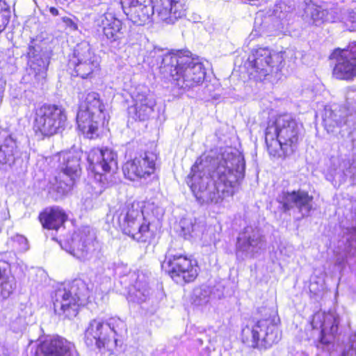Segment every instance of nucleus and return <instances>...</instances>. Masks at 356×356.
Here are the masks:
<instances>
[{
	"instance_id": "f257e3e1",
	"label": "nucleus",
	"mask_w": 356,
	"mask_h": 356,
	"mask_svg": "<svg viewBox=\"0 0 356 356\" xmlns=\"http://www.w3.org/2000/svg\"><path fill=\"white\" fill-rule=\"evenodd\" d=\"M245 172L243 156L226 149L219 156L196 161L186 181L200 204H218L238 190Z\"/></svg>"
},
{
	"instance_id": "f03ea898",
	"label": "nucleus",
	"mask_w": 356,
	"mask_h": 356,
	"mask_svg": "<svg viewBox=\"0 0 356 356\" xmlns=\"http://www.w3.org/2000/svg\"><path fill=\"white\" fill-rule=\"evenodd\" d=\"M124 13L134 24L143 26L157 20L173 24L186 15L184 0H120Z\"/></svg>"
},
{
	"instance_id": "7ed1b4c3",
	"label": "nucleus",
	"mask_w": 356,
	"mask_h": 356,
	"mask_svg": "<svg viewBox=\"0 0 356 356\" xmlns=\"http://www.w3.org/2000/svg\"><path fill=\"white\" fill-rule=\"evenodd\" d=\"M189 54V51H181L166 54L159 67L163 78H171L175 85L184 90L200 85L206 76L203 64Z\"/></svg>"
},
{
	"instance_id": "20e7f679",
	"label": "nucleus",
	"mask_w": 356,
	"mask_h": 356,
	"mask_svg": "<svg viewBox=\"0 0 356 356\" xmlns=\"http://www.w3.org/2000/svg\"><path fill=\"white\" fill-rule=\"evenodd\" d=\"M302 124L291 114L278 116L269 122L266 129L265 142L270 155L284 158L297 147Z\"/></svg>"
},
{
	"instance_id": "39448f33",
	"label": "nucleus",
	"mask_w": 356,
	"mask_h": 356,
	"mask_svg": "<svg viewBox=\"0 0 356 356\" xmlns=\"http://www.w3.org/2000/svg\"><path fill=\"white\" fill-rule=\"evenodd\" d=\"M88 284L81 279H75L57 289L52 296L56 314L63 318H73L79 307L88 302L90 296Z\"/></svg>"
},
{
	"instance_id": "423d86ee",
	"label": "nucleus",
	"mask_w": 356,
	"mask_h": 356,
	"mask_svg": "<svg viewBox=\"0 0 356 356\" xmlns=\"http://www.w3.org/2000/svg\"><path fill=\"white\" fill-rule=\"evenodd\" d=\"M127 331V324L122 319L114 316L105 322L94 319L90 321L85 332V342L88 346H95L111 351L122 343L118 337H122Z\"/></svg>"
},
{
	"instance_id": "0eeeda50",
	"label": "nucleus",
	"mask_w": 356,
	"mask_h": 356,
	"mask_svg": "<svg viewBox=\"0 0 356 356\" xmlns=\"http://www.w3.org/2000/svg\"><path fill=\"white\" fill-rule=\"evenodd\" d=\"M279 318L275 312L269 318H262L246 325L241 332L242 341L248 346L266 350L277 343L282 338L279 328Z\"/></svg>"
},
{
	"instance_id": "6e6552de",
	"label": "nucleus",
	"mask_w": 356,
	"mask_h": 356,
	"mask_svg": "<svg viewBox=\"0 0 356 356\" xmlns=\"http://www.w3.org/2000/svg\"><path fill=\"white\" fill-rule=\"evenodd\" d=\"M118 222L124 234L140 243L150 242L154 233L143 216L139 202L128 203L120 210Z\"/></svg>"
},
{
	"instance_id": "1a4fd4ad",
	"label": "nucleus",
	"mask_w": 356,
	"mask_h": 356,
	"mask_svg": "<svg viewBox=\"0 0 356 356\" xmlns=\"http://www.w3.org/2000/svg\"><path fill=\"white\" fill-rule=\"evenodd\" d=\"M104 105L99 95L95 92L87 93L81 102L76 114L79 129L89 138L98 136L100 123L105 119Z\"/></svg>"
},
{
	"instance_id": "9d476101",
	"label": "nucleus",
	"mask_w": 356,
	"mask_h": 356,
	"mask_svg": "<svg viewBox=\"0 0 356 356\" xmlns=\"http://www.w3.org/2000/svg\"><path fill=\"white\" fill-rule=\"evenodd\" d=\"M67 120L65 109L61 106L44 104L35 109L33 129L42 136L50 137L61 133Z\"/></svg>"
},
{
	"instance_id": "9b49d317",
	"label": "nucleus",
	"mask_w": 356,
	"mask_h": 356,
	"mask_svg": "<svg viewBox=\"0 0 356 356\" xmlns=\"http://www.w3.org/2000/svg\"><path fill=\"white\" fill-rule=\"evenodd\" d=\"M6 245L10 251L4 254L6 260L0 259V300L10 297L15 289V277L10 268V263L15 257L14 252H23L29 248L27 238L18 234L9 237Z\"/></svg>"
},
{
	"instance_id": "f8f14e48",
	"label": "nucleus",
	"mask_w": 356,
	"mask_h": 356,
	"mask_svg": "<svg viewBox=\"0 0 356 356\" xmlns=\"http://www.w3.org/2000/svg\"><path fill=\"white\" fill-rule=\"evenodd\" d=\"M162 269L177 284H184L193 282L198 275V266L193 260L170 247L161 264Z\"/></svg>"
},
{
	"instance_id": "ddd939ff",
	"label": "nucleus",
	"mask_w": 356,
	"mask_h": 356,
	"mask_svg": "<svg viewBox=\"0 0 356 356\" xmlns=\"http://www.w3.org/2000/svg\"><path fill=\"white\" fill-rule=\"evenodd\" d=\"M248 60L252 70L250 74L259 81L271 73L280 72L284 62L281 52H276L266 47L252 50Z\"/></svg>"
},
{
	"instance_id": "4468645a",
	"label": "nucleus",
	"mask_w": 356,
	"mask_h": 356,
	"mask_svg": "<svg viewBox=\"0 0 356 356\" xmlns=\"http://www.w3.org/2000/svg\"><path fill=\"white\" fill-rule=\"evenodd\" d=\"M60 172L56 177L55 189L64 195L70 192L81 171V153L65 152L60 154Z\"/></svg>"
},
{
	"instance_id": "2eb2a0df",
	"label": "nucleus",
	"mask_w": 356,
	"mask_h": 356,
	"mask_svg": "<svg viewBox=\"0 0 356 356\" xmlns=\"http://www.w3.org/2000/svg\"><path fill=\"white\" fill-rule=\"evenodd\" d=\"M69 67L74 68V75L86 79L99 69V57L94 53L89 43L83 41L74 48Z\"/></svg>"
},
{
	"instance_id": "dca6fc26",
	"label": "nucleus",
	"mask_w": 356,
	"mask_h": 356,
	"mask_svg": "<svg viewBox=\"0 0 356 356\" xmlns=\"http://www.w3.org/2000/svg\"><path fill=\"white\" fill-rule=\"evenodd\" d=\"M330 58L334 60L332 74L336 79L352 81L356 77V42L347 48L335 49Z\"/></svg>"
},
{
	"instance_id": "f3484780",
	"label": "nucleus",
	"mask_w": 356,
	"mask_h": 356,
	"mask_svg": "<svg viewBox=\"0 0 356 356\" xmlns=\"http://www.w3.org/2000/svg\"><path fill=\"white\" fill-rule=\"evenodd\" d=\"M265 236L259 229L252 227H245L237 238L236 254L242 259L254 257L266 248Z\"/></svg>"
},
{
	"instance_id": "a211bd4d",
	"label": "nucleus",
	"mask_w": 356,
	"mask_h": 356,
	"mask_svg": "<svg viewBox=\"0 0 356 356\" xmlns=\"http://www.w3.org/2000/svg\"><path fill=\"white\" fill-rule=\"evenodd\" d=\"M30 67V74H33L38 82H42L47 75L50 54L47 45L42 41L31 42L27 52Z\"/></svg>"
},
{
	"instance_id": "6ab92c4d",
	"label": "nucleus",
	"mask_w": 356,
	"mask_h": 356,
	"mask_svg": "<svg viewBox=\"0 0 356 356\" xmlns=\"http://www.w3.org/2000/svg\"><path fill=\"white\" fill-rule=\"evenodd\" d=\"M132 98L134 104L128 108L129 117L138 121L148 120L156 106L154 95L149 88L142 86L136 88Z\"/></svg>"
},
{
	"instance_id": "aec40b11",
	"label": "nucleus",
	"mask_w": 356,
	"mask_h": 356,
	"mask_svg": "<svg viewBox=\"0 0 356 356\" xmlns=\"http://www.w3.org/2000/svg\"><path fill=\"white\" fill-rule=\"evenodd\" d=\"M117 159L116 152L108 147H94L89 151L87 157L89 168L101 177L118 170Z\"/></svg>"
},
{
	"instance_id": "412c9836",
	"label": "nucleus",
	"mask_w": 356,
	"mask_h": 356,
	"mask_svg": "<svg viewBox=\"0 0 356 356\" xmlns=\"http://www.w3.org/2000/svg\"><path fill=\"white\" fill-rule=\"evenodd\" d=\"M156 159V154L148 152L127 161L122 167L125 177L134 181L149 177L154 172Z\"/></svg>"
},
{
	"instance_id": "4be33fe9",
	"label": "nucleus",
	"mask_w": 356,
	"mask_h": 356,
	"mask_svg": "<svg viewBox=\"0 0 356 356\" xmlns=\"http://www.w3.org/2000/svg\"><path fill=\"white\" fill-rule=\"evenodd\" d=\"M278 208L286 213L296 207L302 217L309 216L313 209V197L303 191H282L277 197Z\"/></svg>"
},
{
	"instance_id": "5701e85b",
	"label": "nucleus",
	"mask_w": 356,
	"mask_h": 356,
	"mask_svg": "<svg viewBox=\"0 0 356 356\" xmlns=\"http://www.w3.org/2000/svg\"><path fill=\"white\" fill-rule=\"evenodd\" d=\"M121 282H129L127 299L129 302L141 304L147 302L152 295L148 278L142 273L129 271L121 277Z\"/></svg>"
},
{
	"instance_id": "b1692460",
	"label": "nucleus",
	"mask_w": 356,
	"mask_h": 356,
	"mask_svg": "<svg viewBox=\"0 0 356 356\" xmlns=\"http://www.w3.org/2000/svg\"><path fill=\"white\" fill-rule=\"evenodd\" d=\"M95 236L88 226H84L75 232L72 238L69 248L65 250L80 260H85L94 250Z\"/></svg>"
},
{
	"instance_id": "393cba45",
	"label": "nucleus",
	"mask_w": 356,
	"mask_h": 356,
	"mask_svg": "<svg viewBox=\"0 0 356 356\" xmlns=\"http://www.w3.org/2000/svg\"><path fill=\"white\" fill-rule=\"evenodd\" d=\"M74 345L60 337H47L38 346V356H72Z\"/></svg>"
},
{
	"instance_id": "a878e982",
	"label": "nucleus",
	"mask_w": 356,
	"mask_h": 356,
	"mask_svg": "<svg viewBox=\"0 0 356 356\" xmlns=\"http://www.w3.org/2000/svg\"><path fill=\"white\" fill-rule=\"evenodd\" d=\"M323 122L327 132L334 133L335 127L343 124L354 126L356 123V111L353 108L345 106L338 111L325 110Z\"/></svg>"
},
{
	"instance_id": "bb28decb",
	"label": "nucleus",
	"mask_w": 356,
	"mask_h": 356,
	"mask_svg": "<svg viewBox=\"0 0 356 356\" xmlns=\"http://www.w3.org/2000/svg\"><path fill=\"white\" fill-rule=\"evenodd\" d=\"M304 16L309 24L315 26H320L324 22H334L339 18L337 9L323 8L313 3L306 6Z\"/></svg>"
},
{
	"instance_id": "cd10ccee",
	"label": "nucleus",
	"mask_w": 356,
	"mask_h": 356,
	"mask_svg": "<svg viewBox=\"0 0 356 356\" xmlns=\"http://www.w3.org/2000/svg\"><path fill=\"white\" fill-rule=\"evenodd\" d=\"M20 157L15 140L6 130L0 129V164L13 165Z\"/></svg>"
},
{
	"instance_id": "c85d7f7f",
	"label": "nucleus",
	"mask_w": 356,
	"mask_h": 356,
	"mask_svg": "<svg viewBox=\"0 0 356 356\" xmlns=\"http://www.w3.org/2000/svg\"><path fill=\"white\" fill-rule=\"evenodd\" d=\"M20 157L15 140L6 130L0 129V164L13 165Z\"/></svg>"
},
{
	"instance_id": "c756f323",
	"label": "nucleus",
	"mask_w": 356,
	"mask_h": 356,
	"mask_svg": "<svg viewBox=\"0 0 356 356\" xmlns=\"http://www.w3.org/2000/svg\"><path fill=\"white\" fill-rule=\"evenodd\" d=\"M43 227L49 229H58L67 219L64 211L59 207H47L39 215Z\"/></svg>"
},
{
	"instance_id": "7c9ffc66",
	"label": "nucleus",
	"mask_w": 356,
	"mask_h": 356,
	"mask_svg": "<svg viewBox=\"0 0 356 356\" xmlns=\"http://www.w3.org/2000/svg\"><path fill=\"white\" fill-rule=\"evenodd\" d=\"M122 30V22L116 18L105 25L103 28L104 37L106 44L110 47L112 51L120 49L123 33Z\"/></svg>"
},
{
	"instance_id": "2f4dec72",
	"label": "nucleus",
	"mask_w": 356,
	"mask_h": 356,
	"mask_svg": "<svg viewBox=\"0 0 356 356\" xmlns=\"http://www.w3.org/2000/svg\"><path fill=\"white\" fill-rule=\"evenodd\" d=\"M211 290L207 286H200L193 289L191 295V302L195 306L206 305L210 300Z\"/></svg>"
},
{
	"instance_id": "473e14b6",
	"label": "nucleus",
	"mask_w": 356,
	"mask_h": 356,
	"mask_svg": "<svg viewBox=\"0 0 356 356\" xmlns=\"http://www.w3.org/2000/svg\"><path fill=\"white\" fill-rule=\"evenodd\" d=\"M11 17L10 6L4 1L0 0V33L8 24Z\"/></svg>"
},
{
	"instance_id": "72a5a7b5",
	"label": "nucleus",
	"mask_w": 356,
	"mask_h": 356,
	"mask_svg": "<svg viewBox=\"0 0 356 356\" xmlns=\"http://www.w3.org/2000/svg\"><path fill=\"white\" fill-rule=\"evenodd\" d=\"M179 223L181 228V234L184 238L188 239L196 235L195 232L198 226L193 222L192 219L184 218L181 220Z\"/></svg>"
},
{
	"instance_id": "f704fd0d",
	"label": "nucleus",
	"mask_w": 356,
	"mask_h": 356,
	"mask_svg": "<svg viewBox=\"0 0 356 356\" xmlns=\"http://www.w3.org/2000/svg\"><path fill=\"white\" fill-rule=\"evenodd\" d=\"M342 356H356V334L350 337L348 346Z\"/></svg>"
},
{
	"instance_id": "c9c22d12",
	"label": "nucleus",
	"mask_w": 356,
	"mask_h": 356,
	"mask_svg": "<svg viewBox=\"0 0 356 356\" xmlns=\"http://www.w3.org/2000/svg\"><path fill=\"white\" fill-rule=\"evenodd\" d=\"M346 165H348V168L343 170V174L346 177H350L352 179H356V166L350 164V161H348Z\"/></svg>"
},
{
	"instance_id": "e433bc0d",
	"label": "nucleus",
	"mask_w": 356,
	"mask_h": 356,
	"mask_svg": "<svg viewBox=\"0 0 356 356\" xmlns=\"http://www.w3.org/2000/svg\"><path fill=\"white\" fill-rule=\"evenodd\" d=\"M347 263L346 254H342L337 256L335 265L340 268H343Z\"/></svg>"
},
{
	"instance_id": "4c0bfd02",
	"label": "nucleus",
	"mask_w": 356,
	"mask_h": 356,
	"mask_svg": "<svg viewBox=\"0 0 356 356\" xmlns=\"http://www.w3.org/2000/svg\"><path fill=\"white\" fill-rule=\"evenodd\" d=\"M61 19L63 22L65 24L66 26L69 27L71 30H77V24L74 23L72 19L67 17H63Z\"/></svg>"
},
{
	"instance_id": "58836bf2",
	"label": "nucleus",
	"mask_w": 356,
	"mask_h": 356,
	"mask_svg": "<svg viewBox=\"0 0 356 356\" xmlns=\"http://www.w3.org/2000/svg\"><path fill=\"white\" fill-rule=\"evenodd\" d=\"M326 329H327L326 323L324 322L322 324V330H321L322 336L321 337V342L323 344L330 343V341L328 339H327L326 337L323 335V333L325 332Z\"/></svg>"
},
{
	"instance_id": "ea45409f",
	"label": "nucleus",
	"mask_w": 356,
	"mask_h": 356,
	"mask_svg": "<svg viewBox=\"0 0 356 356\" xmlns=\"http://www.w3.org/2000/svg\"><path fill=\"white\" fill-rule=\"evenodd\" d=\"M49 12L54 16H58L59 15L58 10L54 7H50Z\"/></svg>"
},
{
	"instance_id": "a19ab883",
	"label": "nucleus",
	"mask_w": 356,
	"mask_h": 356,
	"mask_svg": "<svg viewBox=\"0 0 356 356\" xmlns=\"http://www.w3.org/2000/svg\"><path fill=\"white\" fill-rule=\"evenodd\" d=\"M335 323H336V320L334 319V323L330 327L331 332H334L337 330V325Z\"/></svg>"
},
{
	"instance_id": "79ce46f5",
	"label": "nucleus",
	"mask_w": 356,
	"mask_h": 356,
	"mask_svg": "<svg viewBox=\"0 0 356 356\" xmlns=\"http://www.w3.org/2000/svg\"><path fill=\"white\" fill-rule=\"evenodd\" d=\"M156 214H158V215H159V214L163 215V209H162V208L157 207L156 208Z\"/></svg>"
},
{
	"instance_id": "37998d69",
	"label": "nucleus",
	"mask_w": 356,
	"mask_h": 356,
	"mask_svg": "<svg viewBox=\"0 0 356 356\" xmlns=\"http://www.w3.org/2000/svg\"><path fill=\"white\" fill-rule=\"evenodd\" d=\"M305 3L307 6H308L309 4H312V0H305Z\"/></svg>"
},
{
	"instance_id": "c03bdc74",
	"label": "nucleus",
	"mask_w": 356,
	"mask_h": 356,
	"mask_svg": "<svg viewBox=\"0 0 356 356\" xmlns=\"http://www.w3.org/2000/svg\"><path fill=\"white\" fill-rule=\"evenodd\" d=\"M2 92H3V90H1L0 91V100L2 98Z\"/></svg>"
},
{
	"instance_id": "a18cd8bd",
	"label": "nucleus",
	"mask_w": 356,
	"mask_h": 356,
	"mask_svg": "<svg viewBox=\"0 0 356 356\" xmlns=\"http://www.w3.org/2000/svg\"><path fill=\"white\" fill-rule=\"evenodd\" d=\"M356 29V24L353 25V31H354Z\"/></svg>"
},
{
	"instance_id": "49530a36",
	"label": "nucleus",
	"mask_w": 356,
	"mask_h": 356,
	"mask_svg": "<svg viewBox=\"0 0 356 356\" xmlns=\"http://www.w3.org/2000/svg\"><path fill=\"white\" fill-rule=\"evenodd\" d=\"M141 168H144V165H141Z\"/></svg>"
}]
</instances>
